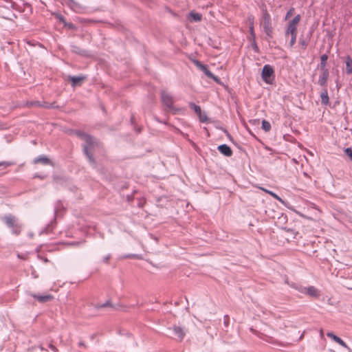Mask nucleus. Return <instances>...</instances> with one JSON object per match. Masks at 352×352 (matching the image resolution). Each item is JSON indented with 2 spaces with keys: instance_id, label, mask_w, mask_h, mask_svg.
Here are the masks:
<instances>
[{
  "instance_id": "32",
  "label": "nucleus",
  "mask_w": 352,
  "mask_h": 352,
  "mask_svg": "<svg viewBox=\"0 0 352 352\" xmlns=\"http://www.w3.org/2000/svg\"><path fill=\"white\" fill-rule=\"evenodd\" d=\"M344 153L352 161V148H346L344 150Z\"/></svg>"
},
{
  "instance_id": "11",
  "label": "nucleus",
  "mask_w": 352,
  "mask_h": 352,
  "mask_svg": "<svg viewBox=\"0 0 352 352\" xmlns=\"http://www.w3.org/2000/svg\"><path fill=\"white\" fill-rule=\"evenodd\" d=\"M204 74L205 75L209 78L212 79L214 81H215L217 83H220V79L218 76L214 75L208 69V67L206 65H203L199 68Z\"/></svg>"
},
{
  "instance_id": "28",
  "label": "nucleus",
  "mask_w": 352,
  "mask_h": 352,
  "mask_svg": "<svg viewBox=\"0 0 352 352\" xmlns=\"http://www.w3.org/2000/svg\"><path fill=\"white\" fill-rule=\"evenodd\" d=\"M294 11H295V9L294 8H291L286 13V15H285V20H287L289 19V18H291L294 13Z\"/></svg>"
},
{
  "instance_id": "47",
  "label": "nucleus",
  "mask_w": 352,
  "mask_h": 352,
  "mask_svg": "<svg viewBox=\"0 0 352 352\" xmlns=\"http://www.w3.org/2000/svg\"><path fill=\"white\" fill-rule=\"evenodd\" d=\"M320 336L321 338H324V333H323V330L322 329H320Z\"/></svg>"
},
{
  "instance_id": "51",
  "label": "nucleus",
  "mask_w": 352,
  "mask_h": 352,
  "mask_svg": "<svg viewBox=\"0 0 352 352\" xmlns=\"http://www.w3.org/2000/svg\"><path fill=\"white\" fill-rule=\"evenodd\" d=\"M29 236H30V238H32L33 236V234H30Z\"/></svg>"
},
{
  "instance_id": "17",
  "label": "nucleus",
  "mask_w": 352,
  "mask_h": 352,
  "mask_svg": "<svg viewBox=\"0 0 352 352\" xmlns=\"http://www.w3.org/2000/svg\"><path fill=\"white\" fill-rule=\"evenodd\" d=\"M327 60H328V55L327 54H324L320 56V63L318 65V69H327Z\"/></svg>"
},
{
  "instance_id": "43",
  "label": "nucleus",
  "mask_w": 352,
  "mask_h": 352,
  "mask_svg": "<svg viewBox=\"0 0 352 352\" xmlns=\"http://www.w3.org/2000/svg\"><path fill=\"white\" fill-rule=\"evenodd\" d=\"M248 40L250 41H255L256 40V34H254L253 36H251L250 34V36H248Z\"/></svg>"
},
{
  "instance_id": "42",
  "label": "nucleus",
  "mask_w": 352,
  "mask_h": 352,
  "mask_svg": "<svg viewBox=\"0 0 352 352\" xmlns=\"http://www.w3.org/2000/svg\"><path fill=\"white\" fill-rule=\"evenodd\" d=\"M248 21H249L250 25H254V18L252 16L248 17Z\"/></svg>"
},
{
  "instance_id": "26",
  "label": "nucleus",
  "mask_w": 352,
  "mask_h": 352,
  "mask_svg": "<svg viewBox=\"0 0 352 352\" xmlns=\"http://www.w3.org/2000/svg\"><path fill=\"white\" fill-rule=\"evenodd\" d=\"M198 117L201 122H210V119H209L205 113H202V112L201 114L198 115Z\"/></svg>"
},
{
  "instance_id": "6",
  "label": "nucleus",
  "mask_w": 352,
  "mask_h": 352,
  "mask_svg": "<svg viewBox=\"0 0 352 352\" xmlns=\"http://www.w3.org/2000/svg\"><path fill=\"white\" fill-rule=\"evenodd\" d=\"M167 330L170 333L169 336L179 342L183 340L186 333V331L183 327L177 325H173V327H169Z\"/></svg>"
},
{
  "instance_id": "45",
  "label": "nucleus",
  "mask_w": 352,
  "mask_h": 352,
  "mask_svg": "<svg viewBox=\"0 0 352 352\" xmlns=\"http://www.w3.org/2000/svg\"><path fill=\"white\" fill-rule=\"evenodd\" d=\"M78 346L79 347H84V348L87 347L86 344L82 341H80L78 342Z\"/></svg>"
},
{
  "instance_id": "5",
  "label": "nucleus",
  "mask_w": 352,
  "mask_h": 352,
  "mask_svg": "<svg viewBox=\"0 0 352 352\" xmlns=\"http://www.w3.org/2000/svg\"><path fill=\"white\" fill-rule=\"evenodd\" d=\"M6 225L12 230V233L18 235L21 232L20 226L17 225V219L12 214H6L2 218Z\"/></svg>"
},
{
  "instance_id": "27",
  "label": "nucleus",
  "mask_w": 352,
  "mask_h": 352,
  "mask_svg": "<svg viewBox=\"0 0 352 352\" xmlns=\"http://www.w3.org/2000/svg\"><path fill=\"white\" fill-rule=\"evenodd\" d=\"M299 44L302 49L305 50L308 46V41L302 38H299Z\"/></svg>"
},
{
  "instance_id": "40",
  "label": "nucleus",
  "mask_w": 352,
  "mask_h": 352,
  "mask_svg": "<svg viewBox=\"0 0 352 352\" xmlns=\"http://www.w3.org/2000/svg\"><path fill=\"white\" fill-rule=\"evenodd\" d=\"M194 63L195 65L198 67V68H200L201 67V65H203L204 64L201 63L199 60H194Z\"/></svg>"
},
{
  "instance_id": "16",
  "label": "nucleus",
  "mask_w": 352,
  "mask_h": 352,
  "mask_svg": "<svg viewBox=\"0 0 352 352\" xmlns=\"http://www.w3.org/2000/svg\"><path fill=\"white\" fill-rule=\"evenodd\" d=\"M304 294H306L310 297H318L319 296V292L318 289L314 286H309L308 287H305V291Z\"/></svg>"
},
{
  "instance_id": "9",
  "label": "nucleus",
  "mask_w": 352,
  "mask_h": 352,
  "mask_svg": "<svg viewBox=\"0 0 352 352\" xmlns=\"http://www.w3.org/2000/svg\"><path fill=\"white\" fill-rule=\"evenodd\" d=\"M69 80L71 82L72 87H76L78 86H80L82 83L86 79V76H69Z\"/></svg>"
},
{
  "instance_id": "34",
  "label": "nucleus",
  "mask_w": 352,
  "mask_h": 352,
  "mask_svg": "<svg viewBox=\"0 0 352 352\" xmlns=\"http://www.w3.org/2000/svg\"><path fill=\"white\" fill-rule=\"evenodd\" d=\"M26 44L31 46V47H34V46H36V45H39V43L38 42H35V41H26Z\"/></svg>"
},
{
  "instance_id": "18",
  "label": "nucleus",
  "mask_w": 352,
  "mask_h": 352,
  "mask_svg": "<svg viewBox=\"0 0 352 352\" xmlns=\"http://www.w3.org/2000/svg\"><path fill=\"white\" fill-rule=\"evenodd\" d=\"M320 98H321V103L322 104L327 105V104H329V98L327 87H324V89L320 94Z\"/></svg>"
},
{
  "instance_id": "19",
  "label": "nucleus",
  "mask_w": 352,
  "mask_h": 352,
  "mask_svg": "<svg viewBox=\"0 0 352 352\" xmlns=\"http://www.w3.org/2000/svg\"><path fill=\"white\" fill-rule=\"evenodd\" d=\"M346 63V73L347 74H352V58L350 56H347L345 60Z\"/></svg>"
},
{
  "instance_id": "37",
  "label": "nucleus",
  "mask_w": 352,
  "mask_h": 352,
  "mask_svg": "<svg viewBox=\"0 0 352 352\" xmlns=\"http://www.w3.org/2000/svg\"><path fill=\"white\" fill-rule=\"evenodd\" d=\"M113 307V305L110 301H107L106 302L103 303L100 306V307Z\"/></svg>"
},
{
  "instance_id": "49",
  "label": "nucleus",
  "mask_w": 352,
  "mask_h": 352,
  "mask_svg": "<svg viewBox=\"0 0 352 352\" xmlns=\"http://www.w3.org/2000/svg\"><path fill=\"white\" fill-rule=\"evenodd\" d=\"M253 122H258L259 121H258V120H253Z\"/></svg>"
},
{
  "instance_id": "7",
  "label": "nucleus",
  "mask_w": 352,
  "mask_h": 352,
  "mask_svg": "<svg viewBox=\"0 0 352 352\" xmlns=\"http://www.w3.org/2000/svg\"><path fill=\"white\" fill-rule=\"evenodd\" d=\"M261 77L264 82L272 84L274 80V70L270 65H265L262 69Z\"/></svg>"
},
{
  "instance_id": "15",
  "label": "nucleus",
  "mask_w": 352,
  "mask_h": 352,
  "mask_svg": "<svg viewBox=\"0 0 352 352\" xmlns=\"http://www.w3.org/2000/svg\"><path fill=\"white\" fill-rule=\"evenodd\" d=\"M33 297L34 298H36L41 303H45V302L51 301L54 299V296L51 294L33 295Z\"/></svg>"
},
{
  "instance_id": "24",
  "label": "nucleus",
  "mask_w": 352,
  "mask_h": 352,
  "mask_svg": "<svg viewBox=\"0 0 352 352\" xmlns=\"http://www.w3.org/2000/svg\"><path fill=\"white\" fill-rule=\"evenodd\" d=\"M262 129L265 131V132H268L270 131L271 129V124L270 123L265 120H263L262 121Z\"/></svg>"
},
{
  "instance_id": "50",
  "label": "nucleus",
  "mask_w": 352,
  "mask_h": 352,
  "mask_svg": "<svg viewBox=\"0 0 352 352\" xmlns=\"http://www.w3.org/2000/svg\"><path fill=\"white\" fill-rule=\"evenodd\" d=\"M17 256H18L19 258H22V257L20 256V254H17Z\"/></svg>"
},
{
  "instance_id": "36",
  "label": "nucleus",
  "mask_w": 352,
  "mask_h": 352,
  "mask_svg": "<svg viewBox=\"0 0 352 352\" xmlns=\"http://www.w3.org/2000/svg\"><path fill=\"white\" fill-rule=\"evenodd\" d=\"M23 12H25L27 10H31V6L28 3H23Z\"/></svg>"
},
{
  "instance_id": "48",
  "label": "nucleus",
  "mask_w": 352,
  "mask_h": 352,
  "mask_svg": "<svg viewBox=\"0 0 352 352\" xmlns=\"http://www.w3.org/2000/svg\"><path fill=\"white\" fill-rule=\"evenodd\" d=\"M36 102H30V103L27 102L26 105H27V106H31V105H33L34 104H36Z\"/></svg>"
},
{
  "instance_id": "13",
  "label": "nucleus",
  "mask_w": 352,
  "mask_h": 352,
  "mask_svg": "<svg viewBox=\"0 0 352 352\" xmlns=\"http://www.w3.org/2000/svg\"><path fill=\"white\" fill-rule=\"evenodd\" d=\"M217 149L222 155L226 157H231L233 154L231 148L226 144L219 145Z\"/></svg>"
},
{
  "instance_id": "25",
  "label": "nucleus",
  "mask_w": 352,
  "mask_h": 352,
  "mask_svg": "<svg viewBox=\"0 0 352 352\" xmlns=\"http://www.w3.org/2000/svg\"><path fill=\"white\" fill-rule=\"evenodd\" d=\"M265 192H267L269 195H270L272 197H273L276 200L279 201L280 203L285 204V201L278 195H276L274 192L270 191L267 190H266Z\"/></svg>"
},
{
  "instance_id": "31",
  "label": "nucleus",
  "mask_w": 352,
  "mask_h": 352,
  "mask_svg": "<svg viewBox=\"0 0 352 352\" xmlns=\"http://www.w3.org/2000/svg\"><path fill=\"white\" fill-rule=\"evenodd\" d=\"M63 25L69 30H75L76 28V25L72 23H68L66 21Z\"/></svg>"
},
{
  "instance_id": "8",
  "label": "nucleus",
  "mask_w": 352,
  "mask_h": 352,
  "mask_svg": "<svg viewBox=\"0 0 352 352\" xmlns=\"http://www.w3.org/2000/svg\"><path fill=\"white\" fill-rule=\"evenodd\" d=\"M320 74L318 80V83L322 87H327V80L329 76V71L328 69H320Z\"/></svg>"
},
{
  "instance_id": "14",
  "label": "nucleus",
  "mask_w": 352,
  "mask_h": 352,
  "mask_svg": "<svg viewBox=\"0 0 352 352\" xmlns=\"http://www.w3.org/2000/svg\"><path fill=\"white\" fill-rule=\"evenodd\" d=\"M71 50L73 53L79 54L82 56H87L89 55V52L87 50L82 49L80 47L76 45H71Z\"/></svg>"
},
{
  "instance_id": "46",
  "label": "nucleus",
  "mask_w": 352,
  "mask_h": 352,
  "mask_svg": "<svg viewBox=\"0 0 352 352\" xmlns=\"http://www.w3.org/2000/svg\"><path fill=\"white\" fill-rule=\"evenodd\" d=\"M137 257H138V256L135 254H129L126 256V258H137Z\"/></svg>"
},
{
  "instance_id": "23",
  "label": "nucleus",
  "mask_w": 352,
  "mask_h": 352,
  "mask_svg": "<svg viewBox=\"0 0 352 352\" xmlns=\"http://www.w3.org/2000/svg\"><path fill=\"white\" fill-rule=\"evenodd\" d=\"M190 16L196 22L200 21L202 19L201 14L197 13V12H191L190 13Z\"/></svg>"
},
{
  "instance_id": "33",
  "label": "nucleus",
  "mask_w": 352,
  "mask_h": 352,
  "mask_svg": "<svg viewBox=\"0 0 352 352\" xmlns=\"http://www.w3.org/2000/svg\"><path fill=\"white\" fill-rule=\"evenodd\" d=\"M230 323V317L228 315H225L223 317V324L226 327L229 326Z\"/></svg>"
},
{
  "instance_id": "44",
  "label": "nucleus",
  "mask_w": 352,
  "mask_h": 352,
  "mask_svg": "<svg viewBox=\"0 0 352 352\" xmlns=\"http://www.w3.org/2000/svg\"><path fill=\"white\" fill-rule=\"evenodd\" d=\"M50 348L54 351V352H57L58 351V349L57 348L54 346L53 344H50Z\"/></svg>"
},
{
  "instance_id": "12",
  "label": "nucleus",
  "mask_w": 352,
  "mask_h": 352,
  "mask_svg": "<svg viewBox=\"0 0 352 352\" xmlns=\"http://www.w3.org/2000/svg\"><path fill=\"white\" fill-rule=\"evenodd\" d=\"M327 336L344 348L351 351V349L349 347V346L340 338L336 336L333 332H328Z\"/></svg>"
},
{
  "instance_id": "41",
  "label": "nucleus",
  "mask_w": 352,
  "mask_h": 352,
  "mask_svg": "<svg viewBox=\"0 0 352 352\" xmlns=\"http://www.w3.org/2000/svg\"><path fill=\"white\" fill-rule=\"evenodd\" d=\"M110 258H111V255L108 254V255H107L106 256L104 257L103 262L105 263H108V262H109Z\"/></svg>"
},
{
  "instance_id": "35",
  "label": "nucleus",
  "mask_w": 352,
  "mask_h": 352,
  "mask_svg": "<svg viewBox=\"0 0 352 352\" xmlns=\"http://www.w3.org/2000/svg\"><path fill=\"white\" fill-rule=\"evenodd\" d=\"M220 129H221V131H223L226 133V136H227V137H228L230 140H232V138L231 135L229 133V132H228L226 129H224V128H223V127H221V128H220Z\"/></svg>"
},
{
  "instance_id": "38",
  "label": "nucleus",
  "mask_w": 352,
  "mask_h": 352,
  "mask_svg": "<svg viewBox=\"0 0 352 352\" xmlns=\"http://www.w3.org/2000/svg\"><path fill=\"white\" fill-rule=\"evenodd\" d=\"M249 32H250V34L251 36H253L254 34H255L254 25L249 26Z\"/></svg>"
},
{
  "instance_id": "3",
  "label": "nucleus",
  "mask_w": 352,
  "mask_h": 352,
  "mask_svg": "<svg viewBox=\"0 0 352 352\" xmlns=\"http://www.w3.org/2000/svg\"><path fill=\"white\" fill-rule=\"evenodd\" d=\"M161 100L164 105L166 106V111L173 115L177 114L180 111V109L173 105V98L172 96L165 90L161 91Z\"/></svg>"
},
{
  "instance_id": "30",
  "label": "nucleus",
  "mask_w": 352,
  "mask_h": 352,
  "mask_svg": "<svg viewBox=\"0 0 352 352\" xmlns=\"http://www.w3.org/2000/svg\"><path fill=\"white\" fill-rule=\"evenodd\" d=\"M12 165V163L8 162H0V170L6 168L8 166Z\"/></svg>"
},
{
  "instance_id": "21",
  "label": "nucleus",
  "mask_w": 352,
  "mask_h": 352,
  "mask_svg": "<svg viewBox=\"0 0 352 352\" xmlns=\"http://www.w3.org/2000/svg\"><path fill=\"white\" fill-rule=\"evenodd\" d=\"M189 107L191 109L194 110L196 114L198 116L201 114V107L197 104H195L194 102H190Z\"/></svg>"
},
{
  "instance_id": "39",
  "label": "nucleus",
  "mask_w": 352,
  "mask_h": 352,
  "mask_svg": "<svg viewBox=\"0 0 352 352\" xmlns=\"http://www.w3.org/2000/svg\"><path fill=\"white\" fill-rule=\"evenodd\" d=\"M58 19H59V21H60V22H62L63 24L66 22L65 17H64L63 15H61V14H58Z\"/></svg>"
},
{
  "instance_id": "20",
  "label": "nucleus",
  "mask_w": 352,
  "mask_h": 352,
  "mask_svg": "<svg viewBox=\"0 0 352 352\" xmlns=\"http://www.w3.org/2000/svg\"><path fill=\"white\" fill-rule=\"evenodd\" d=\"M287 283L291 287L294 288V289L299 292L300 293L304 294L306 287H304V286L301 285L300 284L296 283Z\"/></svg>"
},
{
  "instance_id": "4",
  "label": "nucleus",
  "mask_w": 352,
  "mask_h": 352,
  "mask_svg": "<svg viewBox=\"0 0 352 352\" xmlns=\"http://www.w3.org/2000/svg\"><path fill=\"white\" fill-rule=\"evenodd\" d=\"M84 141H85L86 144L83 145V153L88 159L90 165L94 168H96V162L89 151L91 147L95 144V139L91 135L88 134V138H86Z\"/></svg>"
},
{
  "instance_id": "52",
  "label": "nucleus",
  "mask_w": 352,
  "mask_h": 352,
  "mask_svg": "<svg viewBox=\"0 0 352 352\" xmlns=\"http://www.w3.org/2000/svg\"><path fill=\"white\" fill-rule=\"evenodd\" d=\"M331 352H336L335 351L333 350H330Z\"/></svg>"
},
{
  "instance_id": "1",
  "label": "nucleus",
  "mask_w": 352,
  "mask_h": 352,
  "mask_svg": "<svg viewBox=\"0 0 352 352\" xmlns=\"http://www.w3.org/2000/svg\"><path fill=\"white\" fill-rule=\"evenodd\" d=\"M300 19L301 17L300 14L295 16L294 18L289 22L285 30V36L287 37L289 35L291 36L289 44L290 47H292L296 43L297 37V25L300 22Z\"/></svg>"
},
{
  "instance_id": "22",
  "label": "nucleus",
  "mask_w": 352,
  "mask_h": 352,
  "mask_svg": "<svg viewBox=\"0 0 352 352\" xmlns=\"http://www.w3.org/2000/svg\"><path fill=\"white\" fill-rule=\"evenodd\" d=\"M75 134L80 139L85 140L86 138H88V134L80 130L75 131Z\"/></svg>"
},
{
  "instance_id": "29",
  "label": "nucleus",
  "mask_w": 352,
  "mask_h": 352,
  "mask_svg": "<svg viewBox=\"0 0 352 352\" xmlns=\"http://www.w3.org/2000/svg\"><path fill=\"white\" fill-rule=\"evenodd\" d=\"M250 42H251V47H252V50L255 52L258 53L259 52V48H258V47L257 45L256 40L253 41H250Z\"/></svg>"
},
{
  "instance_id": "2",
  "label": "nucleus",
  "mask_w": 352,
  "mask_h": 352,
  "mask_svg": "<svg viewBox=\"0 0 352 352\" xmlns=\"http://www.w3.org/2000/svg\"><path fill=\"white\" fill-rule=\"evenodd\" d=\"M260 23L266 34V40L272 38L273 37L274 29L272 27L271 16L266 9L263 10Z\"/></svg>"
},
{
  "instance_id": "10",
  "label": "nucleus",
  "mask_w": 352,
  "mask_h": 352,
  "mask_svg": "<svg viewBox=\"0 0 352 352\" xmlns=\"http://www.w3.org/2000/svg\"><path fill=\"white\" fill-rule=\"evenodd\" d=\"M34 163L36 164H41L43 165H50L51 166H54V164L51 161V160L44 155H41L38 156L37 157H35L34 159Z\"/></svg>"
}]
</instances>
